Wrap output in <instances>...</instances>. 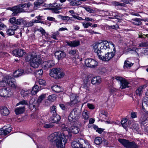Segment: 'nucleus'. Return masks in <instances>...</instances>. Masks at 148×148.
Masks as SVG:
<instances>
[{
	"label": "nucleus",
	"mask_w": 148,
	"mask_h": 148,
	"mask_svg": "<svg viewBox=\"0 0 148 148\" xmlns=\"http://www.w3.org/2000/svg\"><path fill=\"white\" fill-rule=\"evenodd\" d=\"M60 5L59 4H57V3H54L52 7L53 8H50V10L52 11L53 13L58 14L60 12L59 10L61 8L59 7Z\"/></svg>",
	"instance_id": "obj_18"
},
{
	"label": "nucleus",
	"mask_w": 148,
	"mask_h": 148,
	"mask_svg": "<svg viewBox=\"0 0 148 148\" xmlns=\"http://www.w3.org/2000/svg\"><path fill=\"white\" fill-rule=\"evenodd\" d=\"M127 121V120L126 118H124L121 121V124L123 127H126V125L125 124L126 123Z\"/></svg>",
	"instance_id": "obj_52"
},
{
	"label": "nucleus",
	"mask_w": 148,
	"mask_h": 148,
	"mask_svg": "<svg viewBox=\"0 0 148 148\" xmlns=\"http://www.w3.org/2000/svg\"><path fill=\"white\" fill-rule=\"evenodd\" d=\"M101 82V78L100 76L94 77L91 80V83L93 84L98 85Z\"/></svg>",
	"instance_id": "obj_23"
},
{
	"label": "nucleus",
	"mask_w": 148,
	"mask_h": 148,
	"mask_svg": "<svg viewBox=\"0 0 148 148\" xmlns=\"http://www.w3.org/2000/svg\"><path fill=\"white\" fill-rule=\"evenodd\" d=\"M36 53L34 52L27 54L26 56L25 60L27 62L30 61L31 62L33 58H35V56H36Z\"/></svg>",
	"instance_id": "obj_27"
},
{
	"label": "nucleus",
	"mask_w": 148,
	"mask_h": 148,
	"mask_svg": "<svg viewBox=\"0 0 148 148\" xmlns=\"http://www.w3.org/2000/svg\"><path fill=\"white\" fill-rule=\"evenodd\" d=\"M148 45V43L147 42H142L139 44L138 47H146Z\"/></svg>",
	"instance_id": "obj_59"
},
{
	"label": "nucleus",
	"mask_w": 148,
	"mask_h": 148,
	"mask_svg": "<svg viewBox=\"0 0 148 148\" xmlns=\"http://www.w3.org/2000/svg\"><path fill=\"white\" fill-rule=\"evenodd\" d=\"M64 75V73L60 68L53 69L51 70L50 73V76L56 79L62 77Z\"/></svg>",
	"instance_id": "obj_6"
},
{
	"label": "nucleus",
	"mask_w": 148,
	"mask_h": 148,
	"mask_svg": "<svg viewBox=\"0 0 148 148\" xmlns=\"http://www.w3.org/2000/svg\"><path fill=\"white\" fill-rule=\"evenodd\" d=\"M133 64L130 62L128 61H125L124 62V67H126V68L130 67Z\"/></svg>",
	"instance_id": "obj_45"
},
{
	"label": "nucleus",
	"mask_w": 148,
	"mask_h": 148,
	"mask_svg": "<svg viewBox=\"0 0 148 148\" xmlns=\"http://www.w3.org/2000/svg\"><path fill=\"white\" fill-rule=\"evenodd\" d=\"M73 110L70 113L68 116V120L71 122L73 123L74 122V113Z\"/></svg>",
	"instance_id": "obj_36"
},
{
	"label": "nucleus",
	"mask_w": 148,
	"mask_h": 148,
	"mask_svg": "<svg viewBox=\"0 0 148 148\" xmlns=\"http://www.w3.org/2000/svg\"><path fill=\"white\" fill-rule=\"evenodd\" d=\"M26 5L25 3L24 4H20L18 5L14 6L12 8L11 10L14 12L12 13L13 16H16L17 14L18 13L24 12V9H25V7Z\"/></svg>",
	"instance_id": "obj_8"
},
{
	"label": "nucleus",
	"mask_w": 148,
	"mask_h": 148,
	"mask_svg": "<svg viewBox=\"0 0 148 148\" xmlns=\"http://www.w3.org/2000/svg\"><path fill=\"white\" fill-rule=\"evenodd\" d=\"M13 78L10 75L4 77L2 80L0 81V87H4L7 86H10L14 89H16L17 85L16 82L13 81Z\"/></svg>",
	"instance_id": "obj_4"
},
{
	"label": "nucleus",
	"mask_w": 148,
	"mask_h": 148,
	"mask_svg": "<svg viewBox=\"0 0 148 148\" xmlns=\"http://www.w3.org/2000/svg\"><path fill=\"white\" fill-rule=\"evenodd\" d=\"M94 141L96 145H99L102 143L103 140L101 138L98 137L95 138Z\"/></svg>",
	"instance_id": "obj_34"
},
{
	"label": "nucleus",
	"mask_w": 148,
	"mask_h": 148,
	"mask_svg": "<svg viewBox=\"0 0 148 148\" xmlns=\"http://www.w3.org/2000/svg\"><path fill=\"white\" fill-rule=\"evenodd\" d=\"M137 112H132L130 114L131 116L132 119L136 118L137 117Z\"/></svg>",
	"instance_id": "obj_63"
},
{
	"label": "nucleus",
	"mask_w": 148,
	"mask_h": 148,
	"mask_svg": "<svg viewBox=\"0 0 148 148\" xmlns=\"http://www.w3.org/2000/svg\"><path fill=\"white\" fill-rule=\"evenodd\" d=\"M60 116L57 114L52 115L49 119V121L52 123H55L58 122L60 119Z\"/></svg>",
	"instance_id": "obj_21"
},
{
	"label": "nucleus",
	"mask_w": 148,
	"mask_h": 148,
	"mask_svg": "<svg viewBox=\"0 0 148 148\" xmlns=\"http://www.w3.org/2000/svg\"><path fill=\"white\" fill-rule=\"evenodd\" d=\"M43 71L41 69L36 71V77H39L42 74Z\"/></svg>",
	"instance_id": "obj_53"
},
{
	"label": "nucleus",
	"mask_w": 148,
	"mask_h": 148,
	"mask_svg": "<svg viewBox=\"0 0 148 148\" xmlns=\"http://www.w3.org/2000/svg\"><path fill=\"white\" fill-rule=\"evenodd\" d=\"M24 25L26 27H29L32 26L33 24L32 21L27 22L25 20V23H24Z\"/></svg>",
	"instance_id": "obj_49"
},
{
	"label": "nucleus",
	"mask_w": 148,
	"mask_h": 148,
	"mask_svg": "<svg viewBox=\"0 0 148 148\" xmlns=\"http://www.w3.org/2000/svg\"><path fill=\"white\" fill-rule=\"evenodd\" d=\"M55 55L58 60L61 59L65 57L66 56V54L64 52L60 51L56 52Z\"/></svg>",
	"instance_id": "obj_22"
},
{
	"label": "nucleus",
	"mask_w": 148,
	"mask_h": 148,
	"mask_svg": "<svg viewBox=\"0 0 148 148\" xmlns=\"http://www.w3.org/2000/svg\"><path fill=\"white\" fill-rule=\"evenodd\" d=\"M147 116L143 114L140 118V122L142 125H144L148 121Z\"/></svg>",
	"instance_id": "obj_30"
},
{
	"label": "nucleus",
	"mask_w": 148,
	"mask_h": 148,
	"mask_svg": "<svg viewBox=\"0 0 148 148\" xmlns=\"http://www.w3.org/2000/svg\"><path fill=\"white\" fill-rule=\"evenodd\" d=\"M50 113L51 115H55L56 114V106H51L50 108Z\"/></svg>",
	"instance_id": "obj_42"
},
{
	"label": "nucleus",
	"mask_w": 148,
	"mask_h": 148,
	"mask_svg": "<svg viewBox=\"0 0 148 148\" xmlns=\"http://www.w3.org/2000/svg\"><path fill=\"white\" fill-rule=\"evenodd\" d=\"M83 20H85L86 21H90L91 22H94L95 20L92 18L86 17H85V19H84Z\"/></svg>",
	"instance_id": "obj_60"
},
{
	"label": "nucleus",
	"mask_w": 148,
	"mask_h": 148,
	"mask_svg": "<svg viewBox=\"0 0 148 148\" xmlns=\"http://www.w3.org/2000/svg\"><path fill=\"white\" fill-rule=\"evenodd\" d=\"M105 48L103 55L100 56L99 58L103 61H108L115 55V45L112 42H110L109 46Z\"/></svg>",
	"instance_id": "obj_2"
},
{
	"label": "nucleus",
	"mask_w": 148,
	"mask_h": 148,
	"mask_svg": "<svg viewBox=\"0 0 148 148\" xmlns=\"http://www.w3.org/2000/svg\"><path fill=\"white\" fill-rule=\"evenodd\" d=\"M0 112L3 116H7L9 114V111L8 108L4 106L1 107Z\"/></svg>",
	"instance_id": "obj_28"
},
{
	"label": "nucleus",
	"mask_w": 148,
	"mask_h": 148,
	"mask_svg": "<svg viewBox=\"0 0 148 148\" xmlns=\"http://www.w3.org/2000/svg\"><path fill=\"white\" fill-rule=\"evenodd\" d=\"M46 97V95L45 94H42L40 95L36 101L37 103L39 104Z\"/></svg>",
	"instance_id": "obj_41"
},
{
	"label": "nucleus",
	"mask_w": 148,
	"mask_h": 148,
	"mask_svg": "<svg viewBox=\"0 0 148 148\" xmlns=\"http://www.w3.org/2000/svg\"><path fill=\"white\" fill-rule=\"evenodd\" d=\"M16 19L15 17H12L10 18L9 21L11 24H16Z\"/></svg>",
	"instance_id": "obj_56"
},
{
	"label": "nucleus",
	"mask_w": 148,
	"mask_h": 148,
	"mask_svg": "<svg viewBox=\"0 0 148 148\" xmlns=\"http://www.w3.org/2000/svg\"><path fill=\"white\" fill-rule=\"evenodd\" d=\"M10 88L6 87L0 90V95L3 97H9L11 95Z\"/></svg>",
	"instance_id": "obj_14"
},
{
	"label": "nucleus",
	"mask_w": 148,
	"mask_h": 148,
	"mask_svg": "<svg viewBox=\"0 0 148 148\" xmlns=\"http://www.w3.org/2000/svg\"><path fill=\"white\" fill-rule=\"evenodd\" d=\"M109 42L107 41H104L103 42L96 43L93 45L92 48L94 51L97 53L98 58L100 56L103 55L104 49L109 46Z\"/></svg>",
	"instance_id": "obj_3"
},
{
	"label": "nucleus",
	"mask_w": 148,
	"mask_h": 148,
	"mask_svg": "<svg viewBox=\"0 0 148 148\" xmlns=\"http://www.w3.org/2000/svg\"><path fill=\"white\" fill-rule=\"evenodd\" d=\"M143 87L142 86L139 87L136 90V94L140 96L143 93Z\"/></svg>",
	"instance_id": "obj_44"
},
{
	"label": "nucleus",
	"mask_w": 148,
	"mask_h": 148,
	"mask_svg": "<svg viewBox=\"0 0 148 148\" xmlns=\"http://www.w3.org/2000/svg\"><path fill=\"white\" fill-rule=\"evenodd\" d=\"M38 105V104L34 101V99H32L29 101V107L31 110L35 111Z\"/></svg>",
	"instance_id": "obj_17"
},
{
	"label": "nucleus",
	"mask_w": 148,
	"mask_h": 148,
	"mask_svg": "<svg viewBox=\"0 0 148 148\" xmlns=\"http://www.w3.org/2000/svg\"><path fill=\"white\" fill-rule=\"evenodd\" d=\"M112 4L115 6H123L124 4L122 3H120L116 1H114L112 2Z\"/></svg>",
	"instance_id": "obj_54"
},
{
	"label": "nucleus",
	"mask_w": 148,
	"mask_h": 148,
	"mask_svg": "<svg viewBox=\"0 0 148 148\" xmlns=\"http://www.w3.org/2000/svg\"><path fill=\"white\" fill-rule=\"evenodd\" d=\"M43 0H38L34 3V7L33 9L34 10H36L39 8L40 5L44 3Z\"/></svg>",
	"instance_id": "obj_31"
},
{
	"label": "nucleus",
	"mask_w": 148,
	"mask_h": 148,
	"mask_svg": "<svg viewBox=\"0 0 148 148\" xmlns=\"http://www.w3.org/2000/svg\"><path fill=\"white\" fill-rule=\"evenodd\" d=\"M79 100V98L78 96H76L75 98V106L79 107L80 106L81 104Z\"/></svg>",
	"instance_id": "obj_40"
},
{
	"label": "nucleus",
	"mask_w": 148,
	"mask_h": 148,
	"mask_svg": "<svg viewBox=\"0 0 148 148\" xmlns=\"http://www.w3.org/2000/svg\"><path fill=\"white\" fill-rule=\"evenodd\" d=\"M27 102L25 100H23L22 101H20L18 103H17L16 104V106L19 105L20 104H22V105H24L27 104Z\"/></svg>",
	"instance_id": "obj_58"
},
{
	"label": "nucleus",
	"mask_w": 148,
	"mask_h": 148,
	"mask_svg": "<svg viewBox=\"0 0 148 148\" xmlns=\"http://www.w3.org/2000/svg\"><path fill=\"white\" fill-rule=\"evenodd\" d=\"M13 54L19 57H22L25 53V51L21 49H16L12 51Z\"/></svg>",
	"instance_id": "obj_20"
},
{
	"label": "nucleus",
	"mask_w": 148,
	"mask_h": 148,
	"mask_svg": "<svg viewBox=\"0 0 148 148\" xmlns=\"http://www.w3.org/2000/svg\"><path fill=\"white\" fill-rule=\"evenodd\" d=\"M73 95L72 94L70 96V101L69 102L67 103V104H69V106H71L73 104V101H74V99L73 98Z\"/></svg>",
	"instance_id": "obj_48"
},
{
	"label": "nucleus",
	"mask_w": 148,
	"mask_h": 148,
	"mask_svg": "<svg viewBox=\"0 0 148 148\" xmlns=\"http://www.w3.org/2000/svg\"><path fill=\"white\" fill-rule=\"evenodd\" d=\"M56 97L55 94L49 95L48 97V99L51 101L53 102L56 100Z\"/></svg>",
	"instance_id": "obj_43"
},
{
	"label": "nucleus",
	"mask_w": 148,
	"mask_h": 148,
	"mask_svg": "<svg viewBox=\"0 0 148 148\" xmlns=\"http://www.w3.org/2000/svg\"><path fill=\"white\" fill-rule=\"evenodd\" d=\"M141 21H142L145 22H148V18H145L142 19L140 20V19L138 18H136L135 19H132V23L136 25H139L141 24Z\"/></svg>",
	"instance_id": "obj_19"
},
{
	"label": "nucleus",
	"mask_w": 148,
	"mask_h": 148,
	"mask_svg": "<svg viewBox=\"0 0 148 148\" xmlns=\"http://www.w3.org/2000/svg\"><path fill=\"white\" fill-rule=\"evenodd\" d=\"M84 9L87 12L90 13H94V10L91 9L90 8L89 6L85 7H84Z\"/></svg>",
	"instance_id": "obj_50"
},
{
	"label": "nucleus",
	"mask_w": 148,
	"mask_h": 148,
	"mask_svg": "<svg viewBox=\"0 0 148 148\" xmlns=\"http://www.w3.org/2000/svg\"><path fill=\"white\" fill-rule=\"evenodd\" d=\"M82 118L85 120H87L88 119L89 116L86 112L84 111L82 113Z\"/></svg>",
	"instance_id": "obj_47"
},
{
	"label": "nucleus",
	"mask_w": 148,
	"mask_h": 148,
	"mask_svg": "<svg viewBox=\"0 0 148 148\" xmlns=\"http://www.w3.org/2000/svg\"><path fill=\"white\" fill-rule=\"evenodd\" d=\"M108 15L113 16V17H112L111 18L114 19L115 21H116L117 22H119V21L121 19V17L119 16V14L117 12H108Z\"/></svg>",
	"instance_id": "obj_15"
},
{
	"label": "nucleus",
	"mask_w": 148,
	"mask_h": 148,
	"mask_svg": "<svg viewBox=\"0 0 148 148\" xmlns=\"http://www.w3.org/2000/svg\"><path fill=\"white\" fill-rule=\"evenodd\" d=\"M38 82L39 84L42 85H45L46 83L45 80L42 79H40L39 80Z\"/></svg>",
	"instance_id": "obj_61"
},
{
	"label": "nucleus",
	"mask_w": 148,
	"mask_h": 148,
	"mask_svg": "<svg viewBox=\"0 0 148 148\" xmlns=\"http://www.w3.org/2000/svg\"><path fill=\"white\" fill-rule=\"evenodd\" d=\"M40 125H42L44 128L46 129L51 128L54 126V125L53 124L47 122L45 118L44 117L42 118Z\"/></svg>",
	"instance_id": "obj_13"
},
{
	"label": "nucleus",
	"mask_w": 148,
	"mask_h": 148,
	"mask_svg": "<svg viewBox=\"0 0 148 148\" xmlns=\"http://www.w3.org/2000/svg\"><path fill=\"white\" fill-rule=\"evenodd\" d=\"M54 61L52 60L44 62L42 64V67L45 69H48L54 65Z\"/></svg>",
	"instance_id": "obj_16"
},
{
	"label": "nucleus",
	"mask_w": 148,
	"mask_h": 148,
	"mask_svg": "<svg viewBox=\"0 0 148 148\" xmlns=\"http://www.w3.org/2000/svg\"><path fill=\"white\" fill-rule=\"evenodd\" d=\"M25 107L24 105H22L19 107H17L15 109L16 114L17 115L23 113L25 111Z\"/></svg>",
	"instance_id": "obj_25"
},
{
	"label": "nucleus",
	"mask_w": 148,
	"mask_h": 148,
	"mask_svg": "<svg viewBox=\"0 0 148 148\" xmlns=\"http://www.w3.org/2000/svg\"><path fill=\"white\" fill-rule=\"evenodd\" d=\"M83 142L87 145L88 148H89L90 145L88 141L80 138L75 139V148H86L82 144Z\"/></svg>",
	"instance_id": "obj_7"
},
{
	"label": "nucleus",
	"mask_w": 148,
	"mask_h": 148,
	"mask_svg": "<svg viewBox=\"0 0 148 148\" xmlns=\"http://www.w3.org/2000/svg\"><path fill=\"white\" fill-rule=\"evenodd\" d=\"M26 5L25 7V9H24V12H30L33 11V10H30L29 9L33 7L32 4L31 3L29 2L27 3H25Z\"/></svg>",
	"instance_id": "obj_33"
},
{
	"label": "nucleus",
	"mask_w": 148,
	"mask_h": 148,
	"mask_svg": "<svg viewBox=\"0 0 148 148\" xmlns=\"http://www.w3.org/2000/svg\"><path fill=\"white\" fill-rule=\"evenodd\" d=\"M82 25L84 28H87L89 26H91L92 23L90 22L82 23Z\"/></svg>",
	"instance_id": "obj_46"
},
{
	"label": "nucleus",
	"mask_w": 148,
	"mask_h": 148,
	"mask_svg": "<svg viewBox=\"0 0 148 148\" xmlns=\"http://www.w3.org/2000/svg\"><path fill=\"white\" fill-rule=\"evenodd\" d=\"M40 62V59L37 55L35 58L33 59L30 62V66L34 68H37L38 67Z\"/></svg>",
	"instance_id": "obj_11"
},
{
	"label": "nucleus",
	"mask_w": 148,
	"mask_h": 148,
	"mask_svg": "<svg viewBox=\"0 0 148 148\" xmlns=\"http://www.w3.org/2000/svg\"><path fill=\"white\" fill-rule=\"evenodd\" d=\"M58 17L59 18H60L61 19L63 20H67L69 19V16H64L60 15H58Z\"/></svg>",
	"instance_id": "obj_57"
},
{
	"label": "nucleus",
	"mask_w": 148,
	"mask_h": 148,
	"mask_svg": "<svg viewBox=\"0 0 148 148\" xmlns=\"http://www.w3.org/2000/svg\"><path fill=\"white\" fill-rule=\"evenodd\" d=\"M39 88L38 86L35 85L32 88L31 92L33 95L36 94L39 90Z\"/></svg>",
	"instance_id": "obj_35"
},
{
	"label": "nucleus",
	"mask_w": 148,
	"mask_h": 148,
	"mask_svg": "<svg viewBox=\"0 0 148 148\" xmlns=\"http://www.w3.org/2000/svg\"><path fill=\"white\" fill-rule=\"evenodd\" d=\"M118 141L125 148H138L139 145L134 141H130L124 139L119 138Z\"/></svg>",
	"instance_id": "obj_5"
},
{
	"label": "nucleus",
	"mask_w": 148,
	"mask_h": 148,
	"mask_svg": "<svg viewBox=\"0 0 148 148\" xmlns=\"http://www.w3.org/2000/svg\"><path fill=\"white\" fill-rule=\"evenodd\" d=\"M47 19L48 20L53 21V22H56V19L55 18L51 17V16H48L47 18Z\"/></svg>",
	"instance_id": "obj_64"
},
{
	"label": "nucleus",
	"mask_w": 148,
	"mask_h": 148,
	"mask_svg": "<svg viewBox=\"0 0 148 148\" xmlns=\"http://www.w3.org/2000/svg\"><path fill=\"white\" fill-rule=\"evenodd\" d=\"M31 91L29 90L22 89L21 90V94L23 97L29 95L30 94Z\"/></svg>",
	"instance_id": "obj_32"
},
{
	"label": "nucleus",
	"mask_w": 148,
	"mask_h": 148,
	"mask_svg": "<svg viewBox=\"0 0 148 148\" xmlns=\"http://www.w3.org/2000/svg\"><path fill=\"white\" fill-rule=\"evenodd\" d=\"M36 30L40 32L43 35H45L46 33L45 30L41 27L37 29Z\"/></svg>",
	"instance_id": "obj_51"
},
{
	"label": "nucleus",
	"mask_w": 148,
	"mask_h": 148,
	"mask_svg": "<svg viewBox=\"0 0 148 148\" xmlns=\"http://www.w3.org/2000/svg\"><path fill=\"white\" fill-rule=\"evenodd\" d=\"M25 74L23 70L19 69L15 71L13 73V75L15 77H18Z\"/></svg>",
	"instance_id": "obj_26"
},
{
	"label": "nucleus",
	"mask_w": 148,
	"mask_h": 148,
	"mask_svg": "<svg viewBox=\"0 0 148 148\" xmlns=\"http://www.w3.org/2000/svg\"><path fill=\"white\" fill-rule=\"evenodd\" d=\"M142 110L145 114H148V97H145L143 99Z\"/></svg>",
	"instance_id": "obj_12"
},
{
	"label": "nucleus",
	"mask_w": 148,
	"mask_h": 148,
	"mask_svg": "<svg viewBox=\"0 0 148 148\" xmlns=\"http://www.w3.org/2000/svg\"><path fill=\"white\" fill-rule=\"evenodd\" d=\"M116 79L117 81L120 82L121 84L120 88L121 89L129 87V83L125 79L119 76L116 77Z\"/></svg>",
	"instance_id": "obj_10"
},
{
	"label": "nucleus",
	"mask_w": 148,
	"mask_h": 148,
	"mask_svg": "<svg viewBox=\"0 0 148 148\" xmlns=\"http://www.w3.org/2000/svg\"><path fill=\"white\" fill-rule=\"evenodd\" d=\"M18 27L16 25H14L10 27L6 32L7 34L9 35H12L14 34V30H16Z\"/></svg>",
	"instance_id": "obj_24"
},
{
	"label": "nucleus",
	"mask_w": 148,
	"mask_h": 148,
	"mask_svg": "<svg viewBox=\"0 0 148 148\" xmlns=\"http://www.w3.org/2000/svg\"><path fill=\"white\" fill-rule=\"evenodd\" d=\"M75 58L76 59H79V61H81V60L79 59V58H80V55H79L78 54V52H76V51H75Z\"/></svg>",
	"instance_id": "obj_62"
},
{
	"label": "nucleus",
	"mask_w": 148,
	"mask_h": 148,
	"mask_svg": "<svg viewBox=\"0 0 148 148\" xmlns=\"http://www.w3.org/2000/svg\"><path fill=\"white\" fill-rule=\"evenodd\" d=\"M24 23H25V20L23 18H20L16 20V24L21 25L22 24L24 25Z\"/></svg>",
	"instance_id": "obj_39"
},
{
	"label": "nucleus",
	"mask_w": 148,
	"mask_h": 148,
	"mask_svg": "<svg viewBox=\"0 0 148 148\" xmlns=\"http://www.w3.org/2000/svg\"><path fill=\"white\" fill-rule=\"evenodd\" d=\"M66 137L63 133L58 136L57 132H55L50 134L48 139L51 142H54L57 148H64L67 141Z\"/></svg>",
	"instance_id": "obj_1"
},
{
	"label": "nucleus",
	"mask_w": 148,
	"mask_h": 148,
	"mask_svg": "<svg viewBox=\"0 0 148 148\" xmlns=\"http://www.w3.org/2000/svg\"><path fill=\"white\" fill-rule=\"evenodd\" d=\"M2 129L4 131V136H5L10 132L12 130V128L10 125H8L5 126Z\"/></svg>",
	"instance_id": "obj_29"
},
{
	"label": "nucleus",
	"mask_w": 148,
	"mask_h": 148,
	"mask_svg": "<svg viewBox=\"0 0 148 148\" xmlns=\"http://www.w3.org/2000/svg\"><path fill=\"white\" fill-rule=\"evenodd\" d=\"M51 88L53 90L57 92H59L62 91V90L61 88L57 85L52 86Z\"/></svg>",
	"instance_id": "obj_37"
},
{
	"label": "nucleus",
	"mask_w": 148,
	"mask_h": 148,
	"mask_svg": "<svg viewBox=\"0 0 148 148\" xmlns=\"http://www.w3.org/2000/svg\"><path fill=\"white\" fill-rule=\"evenodd\" d=\"M133 130L135 132L138 133L139 132V125L137 123H135L133 125Z\"/></svg>",
	"instance_id": "obj_38"
},
{
	"label": "nucleus",
	"mask_w": 148,
	"mask_h": 148,
	"mask_svg": "<svg viewBox=\"0 0 148 148\" xmlns=\"http://www.w3.org/2000/svg\"><path fill=\"white\" fill-rule=\"evenodd\" d=\"M98 62L94 59L89 58L86 60L85 65L88 67L95 68L98 65Z\"/></svg>",
	"instance_id": "obj_9"
},
{
	"label": "nucleus",
	"mask_w": 148,
	"mask_h": 148,
	"mask_svg": "<svg viewBox=\"0 0 148 148\" xmlns=\"http://www.w3.org/2000/svg\"><path fill=\"white\" fill-rule=\"evenodd\" d=\"M76 108H75V115H76L77 117L79 116L80 114V111L79 109L77 108L76 110Z\"/></svg>",
	"instance_id": "obj_55"
}]
</instances>
